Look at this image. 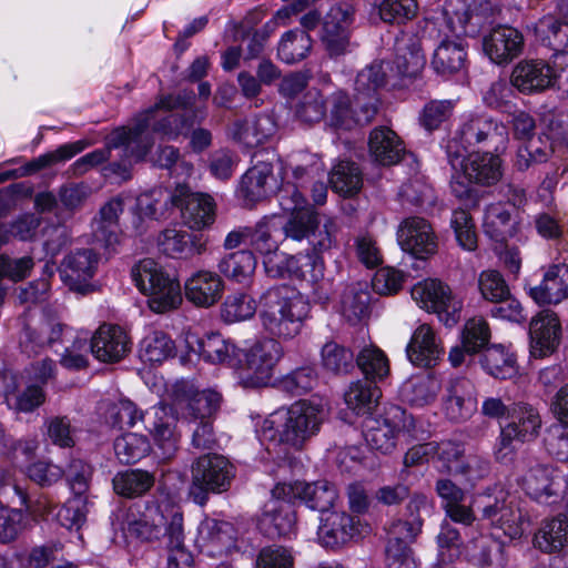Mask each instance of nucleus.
Segmentation results:
<instances>
[{
  "mask_svg": "<svg viewBox=\"0 0 568 568\" xmlns=\"http://www.w3.org/2000/svg\"><path fill=\"white\" fill-rule=\"evenodd\" d=\"M310 310L308 301L300 292L281 285L264 294L258 317L271 338L292 339L301 333Z\"/></svg>",
  "mask_w": 568,
  "mask_h": 568,
  "instance_id": "f257e3e1",
  "label": "nucleus"
},
{
  "mask_svg": "<svg viewBox=\"0 0 568 568\" xmlns=\"http://www.w3.org/2000/svg\"><path fill=\"white\" fill-rule=\"evenodd\" d=\"M326 414L321 404L298 400L286 409H280L264 422L263 432L270 439L277 437L280 443L301 449L307 440L316 436Z\"/></svg>",
  "mask_w": 568,
  "mask_h": 568,
  "instance_id": "f03ea898",
  "label": "nucleus"
},
{
  "mask_svg": "<svg viewBox=\"0 0 568 568\" xmlns=\"http://www.w3.org/2000/svg\"><path fill=\"white\" fill-rule=\"evenodd\" d=\"M123 530L142 541L159 540L160 546L168 550L170 562L189 560V552L184 547L183 517L179 513H174L166 524L164 515L158 508L142 515L130 511Z\"/></svg>",
  "mask_w": 568,
  "mask_h": 568,
  "instance_id": "7ed1b4c3",
  "label": "nucleus"
},
{
  "mask_svg": "<svg viewBox=\"0 0 568 568\" xmlns=\"http://www.w3.org/2000/svg\"><path fill=\"white\" fill-rule=\"evenodd\" d=\"M146 126L148 119L141 118L135 126L115 129L108 136L104 149L94 150L83 159L92 169L112 159V151L118 150L120 161H113L105 170L128 179L132 164L143 160L152 146V140L145 134Z\"/></svg>",
  "mask_w": 568,
  "mask_h": 568,
  "instance_id": "20e7f679",
  "label": "nucleus"
},
{
  "mask_svg": "<svg viewBox=\"0 0 568 568\" xmlns=\"http://www.w3.org/2000/svg\"><path fill=\"white\" fill-rule=\"evenodd\" d=\"M132 278L154 313L176 310L182 303L180 283L152 258L141 260L132 267Z\"/></svg>",
  "mask_w": 568,
  "mask_h": 568,
  "instance_id": "39448f33",
  "label": "nucleus"
},
{
  "mask_svg": "<svg viewBox=\"0 0 568 568\" xmlns=\"http://www.w3.org/2000/svg\"><path fill=\"white\" fill-rule=\"evenodd\" d=\"M194 94L192 91H183L176 95L168 94L159 98L156 103L144 112L138 114L132 126H135L141 118L148 119L145 134L154 140L149 131L152 128L154 133H159L169 140H174L185 131L190 130L194 120L193 116L185 113H172L173 110H191L193 106Z\"/></svg>",
  "mask_w": 568,
  "mask_h": 568,
  "instance_id": "423d86ee",
  "label": "nucleus"
},
{
  "mask_svg": "<svg viewBox=\"0 0 568 568\" xmlns=\"http://www.w3.org/2000/svg\"><path fill=\"white\" fill-rule=\"evenodd\" d=\"M473 506L478 520L503 530L510 539L521 537L529 525L518 500L505 490L478 494L473 498Z\"/></svg>",
  "mask_w": 568,
  "mask_h": 568,
  "instance_id": "0eeeda50",
  "label": "nucleus"
},
{
  "mask_svg": "<svg viewBox=\"0 0 568 568\" xmlns=\"http://www.w3.org/2000/svg\"><path fill=\"white\" fill-rule=\"evenodd\" d=\"M235 477V467L220 454H204L191 466L190 496L197 505H205L210 494H222L230 489Z\"/></svg>",
  "mask_w": 568,
  "mask_h": 568,
  "instance_id": "6e6552de",
  "label": "nucleus"
},
{
  "mask_svg": "<svg viewBox=\"0 0 568 568\" xmlns=\"http://www.w3.org/2000/svg\"><path fill=\"white\" fill-rule=\"evenodd\" d=\"M415 427L412 415L398 406H393L383 416H368L364 420L363 433L367 445L382 454L390 453L400 436L410 434Z\"/></svg>",
  "mask_w": 568,
  "mask_h": 568,
  "instance_id": "1a4fd4ad",
  "label": "nucleus"
},
{
  "mask_svg": "<svg viewBox=\"0 0 568 568\" xmlns=\"http://www.w3.org/2000/svg\"><path fill=\"white\" fill-rule=\"evenodd\" d=\"M497 11L489 2L473 7V0H443L442 16L447 29L457 38L475 37L495 23Z\"/></svg>",
  "mask_w": 568,
  "mask_h": 568,
  "instance_id": "9d476101",
  "label": "nucleus"
},
{
  "mask_svg": "<svg viewBox=\"0 0 568 568\" xmlns=\"http://www.w3.org/2000/svg\"><path fill=\"white\" fill-rule=\"evenodd\" d=\"M303 189H305L304 183H286L280 189L277 194L282 210L290 213L287 221L285 223L282 222L281 229L285 237L294 241L308 239L311 232L317 225V214L306 203L302 193Z\"/></svg>",
  "mask_w": 568,
  "mask_h": 568,
  "instance_id": "9b49d317",
  "label": "nucleus"
},
{
  "mask_svg": "<svg viewBox=\"0 0 568 568\" xmlns=\"http://www.w3.org/2000/svg\"><path fill=\"white\" fill-rule=\"evenodd\" d=\"M282 347L274 338L256 341L243 351L241 381L245 387H261L270 383Z\"/></svg>",
  "mask_w": 568,
  "mask_h": 568,
  "instance_id": "f8f14e48",
  "label": "nucleus"
},
{
  "mask_svg": "<svg viewBox=\"0 0 568 568\" xmlns=\"http://www.w3.org/2000/svg\"><path fill=\"white\" fill-rule=\"evenodd\" d=\"M410 295L420 308L436 313L446 326L450 327L459 321L462 302L456 300L450 288L440 281H422L413 286Z\"/></svg>",
  "mask_w": 568,
  "mask_h": 568,
  "instance_id": "ddd939ff",
  "label": "nucleus"
},
{
  "mask_svg": "<svg viewBox=\"0 0 568 568\" xmlns=\"http://www.w3.org/2000/svg\"><path fill=\"white\" fill-rule=\"evenodd\" d=\"M272 496L287 501L301 499L310 509L325 514L334 507L337 490L334 485L325 480L282 483L273 488Z\"/></svg>",
  "mask_w": 568,
  "mask_h": 568,
  "instance_id": "4468645a",
  "label": "nucleus"
},
{
  "mask_svg": "<svg viewBox=\"0 0 568 568\" xmlns=\"http://www.w3.org/2000/svg\"><path fill=\"white\" fill-rule=\"evenodd\" d=\"M458 131L465 143L470 146L483 145L495 153L504 152L509 141L507 126L485 115L469 116Z\"/></svg>",
  "mask_w": 568,
  "mask_h": 568,
  "instance_id": "2eb2a0df",
  "label": "nucleus"
},
{
  "mask_svg": "<svg viewBox=\"0 0 568 568\" xmlns=\"http://www.w3.org/2000/svg\"><path fill=\"white\" fill-rule=\"evenodd\" d=\"M329 105L327 121L336 130L349 131L367 125L376 115L373 102L363 103L355 97L352 101L348 94L342 90L332 93Z\"/></svg>",
  "mask_w": 568,
  "mask_h": 568,
  "instance_id": "dca6fc26",
  "label": "nucleus"
},
{
  "mask_svg": "<svg viewBox=\"0 0 568 568\" xmlns=\"http://www.w3.org/2000/svg\"><path fill=\"white\" fill-rule=\"evenodd\" d=\"M176 409L174 405L159 404L145 415V428L152 435L164 458H171L175 454L181 439Z\"/></svg>",
  "mask_w": 568,
  "mask_h": 568,
  "instance_id": "f3484780",
  "label": "nucleus"
},
{
  "mask_svg": "<svg viewBox=\"0 0 568 568\" xmlns=\"http://www.w3.org/2000/svg\"><path fill=\"white\" fill-rule=\"evenodd\" d=\"M481 45L484 53L496 64H507L517 58L524 45L523 34L507 24L485 27Z\"/></svg>",
  "mask_w": 568,
  "mask_h": 568,
  "instance_id": "a211bd4d",
  "label": "nucleus"
},
{
  "mask_svg": "<svg viewBox=\"0 0 568 568\" xmlns=\"http://www.w3.org/2000/svg\"><path fill=\"white\" fill-rule=\"evenodd\" d=\"M477 393L475 385L467 378L449 379L444 386L442 410L453 423H464L477 412Z\"/></svg>",
  "mask_w": 568,
  "mask_h": 568,
  "instance_id": "6ab92c4d",
  "label": "nucleus"
},
{
  "mask_svg": "<svg viewBox=\"0 0 568 568\" xmlns=\"http://www.w3.org/2000/svg\"><path fill=\"white\" fill-rule=\"evenodd\" d=\"M99 265V256L91 248H81L68 254L60 267L62 282L73 292L82 295L92 291L90 283Z\"/></svg>",
  "mask_w": 568,
  "mask_h": 568,
  "instance_id": "aec40b11",
  "label": "nucleus"
},
{
  "mask_svg": "<svg viewBox=\"0 0 568 568\" xmlns=\"http://www.w3.org/2000/svg\"><path fill=\"white\" fill-rule=\"evenodd\" d=\"M397 241L402 250L417 258H426L437 251V237L423 217L410 216L398 226Z\"/></svg>",
  "mask_w": 568,
  "mask_h": 568,
  "instance_id": "412c9836",
  "label": "nucleus"
},
{
  "mask_svg": "<svg viewBox=\"0 0 568 568\" xmlns=\"http://www.w3.org/2000/svg\"><path fill=\"white\" fill-rule=\"evenodd\" d=\"M184 192L183 187L176 185L172 192L158 187L140 194L135 203V219L133 221L135 230L140 234L145 232L144 219L152 221L166 219L169 212L175 207Z\"/></svg>",
  "mask_w": 568,
  "mask_h": 568,
  "instance_id": "4be33fe9",
  "label": "nucleus"
},
{
  "mask_svg": "<svg viewBox=\"0 0 568 568\" xmlns=\"http://www.w3.org/2000/svg\"><path fill=\"white\" fill-rule=\"evenodd\" d=\"M530 354L545 358L556 352L561 339V324L556 313L544 310L529 323Z\"/></svg>",
  "mask_w": 568,
  "mask_h": 568,
  "instance_id": "5701e85b",
  "label": "nucleus"
},
{
  "mask_svg": "<svg viewBox=\"0 0 568 568\" xmlns=\"http://www.w3.org/2000/svg\"><path fill=\"white\" fill-rule=\"evenodd\" d=\"M173 405L179 409H189L194 422L210 420L217 410L221 397L214 390H196L187 382H176L172 387Z\"/></svg>",
  "mask_w": 568,
  "mask_h": 568,
  "instance_id": "b1692460",
  "label": "nucleus"
},
{
  "mask_svg": "<svg viewBox=\"0 0 568 568\" xmlns=\"http://www.w3.org/2000/svg\"><path fill=\"white\" fill-rule=\"evenodd\" d=\"M90 351L100 362L116 363L131 351V339L121 326L104 323L92 335Z\"/></svg>",
  "mask_w": 568,
  "mask_h": 568,
  "instance_id": "393cba45",
  "label": "nucleus"
},
{
  "mask_svg": "<svg viewBox=\"0 0 568 568\" xmlns=\"http://www.w3.org/2000/svg\"><path fill=\"white\" fill-rule=\"evenodd\" d=\"M276 132L277 123L270 114L236 119L227 130L232 140L246 148H255L270 142Z\"/></svg>",
  "mask_w": 568,
  "mask_h": 568,
  "instance_id": "a878e982",
  "label": "nucleus"
},
{
  "mask_svg": "<svg viewBox=\"0 0 568 568\" xmlns=\"http://www.w3.org/2000/svg\"><path fill=\"white\" fill-rule=\"evenodd\" d=\"M185 190L175 207L181 211L183 223L191 230H203L215 220V202L209 194L192 192L185 184H178Z\"/></svg>",
  "mask_w": 568,
  "mask_h": 568,
  "instance_id": "bb28decb",
  "label": "nucleus"
},
{
  "mask_svg": "<svg viewBox=\"0 0 568 568\" xmlns=\"http://www.w3.org/2000/svg\"><path fill=\"white\" fill-rule=\"evenodd\" d=\"M519 485L531 499L546 503L565 488V480L554 468L537 464L526 470Z\"/></svg>",
  "mask_w": 568,
  "mask_h": 568,
  "instance_id": "cd10ccee",
  "label": "nucleus"
},
{
  "mask_svg": "<svg viewBox=\"0 0 568 568\" xmlns=\"http://www.w3.org/2000/svg\"><path fill=\"white\" fill-rule=\"evenodd\" d=\"M359 534L361 523L355 516L332 511L321 518L318 538L325 547H338Z\"/></svg>",
  "mask_w": 568,
  "mask_h": 568,
  "instance_id": "c85d7f7f",
  "label": "nucleus"
},
{
  "mask_svg": "<svg viewBox=\"0 0 568 568\" xmlns=\"http://www.w3.org/2000/svg\"><path fill=\"white\" fill-rule=\"evenodd\" d=\"M406 354L412 364L432 367L444 355V347L433 328L428 324H422L414 331Z\"/></svg>",
  "mask_w": 568,
  "mask_h": 568,
  "instance_id": "c756f323",
  "label": "nucleus"
},
{
  "mask_svg": "<svg viewBox=\"0 0 568 568\" xmlns=\"http://www.w3.org/2000/svg\"><path fill=\"white\" fill-rule=\"evenodd\" d=\"M529 296L539 305L559 304L568 298V264H551L540 284L529 288Z\"/></svg>",
  "mask_w": 568,
  "mask_h": 568,
  "instance_id": "7c9ffc66",
  "label": "nucleus"
},
{
  "mask_svg": "<svg viewBox=\"0 0 568 568\" xmlns=\"http://www.w3.org/2000/svg\"><path fill=\"white\" fill-rule=\"evenodd\" d=\"M72 328L63 324L52 313H44L36 327H27L22 342L27 352H37L43 346H53L62 343L68 336H72Z\"/></svg>",
  "mask_w": 568,
  "mask_h": 568,
  "instance_id": "2f4dec72",
  "label": "nucleus"
},
{
  "mask_svg": "<svg viewBox=\"0 0 568 568\" xmlns=\"http://www.w3.org/2000/svg\"><path fill=\"white\" fill-rule=\"evenodd\" d=\"M185 342L192 353L212 364H234L239 357L236 346L216 333L202 338L189 334Z\"/></svg>",
  "mask_w": 568,
  "mask_h": 568,
  "instance_id": "473e14b6",
  "label": "nucleus"
},
{
  "mask_svg": "<svg viewBox=\"0 0 568 568\" xmlns=\"http://www.w3.org/2000/svg\"><path fill=\"white\" fill-rule=\"evenodd\" d=\"M184 290L189 302L200 307H210L222 297L224 284L219 274L199 271L186 280Z\"/></svg>",
  "mask_w": 568,
  "mask_h": 568,
  "instance_id": "72a5a7b5",
  "label": "nucleus"
},
{
  "mask_svg": "<svg viewBox=\"0 0 568 568\" xmlns=\"http://www.w3.org/2000/svg\"><path fill=\"white\" fill-rule=\"evenodd\" d=\"M510 82L520 92L531 93L551 87V68L544 60H525L513 70Z\"/></svg>",
  "mask_w": 568,
  "mask_h": 568,
  "instance_id": "f704fd0d",
  "label": "nucleus"
},
{
  "mask_svg": "<svg viewBox=\"0 0 568 568\" xmlns=\"http://www.w3.org/2000/svg\"><path fill=\"white\" fill-rule=\"evenodd\" d=\"M368 152L374 162L386 166L397 164L405 153V148L393 130L379 126L369 133Z\"/></svg>",
  "mask_w": 568,
  "mask_h": 568,
  "instance_id": "c9c22d12",
  "label": "nucleus"
},
{
  "mask_svg": "<svg viewBox=\"0 0 568 568\" xmlns=\"http://www.w3.org/2000/svg\"><path fill=\"white\" fill-rule=\"evenodd\" d=\"M273 498L265 506L260 519V529L270 538L287 536L295 527V514L290 505L291 501Z\"/></svg>",
  "mask_w": 568,
  "mask_h": 568,
  "instance_id": "e433bc0d",
  "label": "nucleus"
},
{
  "mask_svg": "<svg viewBox=\"0 0 568 568\" xmlns=\"http://www.w3.org/2000/svg\"><path fill=\"white\" fill-rule=\"evenodd\" d=\"M464 178L468 182L480 185H493L501 175V161L497 154L488 150L485 153H470L466 163H463Z\"/></svg>",
  "mask_w": 568,
  "mask_h": 568,
  "instance_id": "4c0bfd02",
  "label": "nucleus"
},
{
  "mask_svg": "<svg viewBox=\"0 0 568 568\" xmlns=\"http://www.w3.org/2000/svg\"><path fill=\"white\" fill-rule=\"evenodd\" d=\"M276 189L273 165L267 161H258L248 169L241 180L240 193L250 202L266 197Z\"/></svg>",
  "mask_w": 568,
  "mask_h": 568,
  "instance_id": "58836bf2",
  "label": "nucleus"
},
{
  "mask_svg": "<svg viewBox=\"0 0 568 568\" xmlns=\"http://www.w3.org/2000/svg\"><path fill=\"white\" fill-rule=\"evenodd\" d=\"M156 245L162 254L173 258L201 254L204 250L203 244H197L191 234L176 227H166L161 231L156 237Z\"/></svg>",
  "mask_w": 568,
  "mask_h": 568,
  "instance_id": "ea45409f",
  "label": "nucleus"
},
{
  "mask_svg": "<svg viewBox=\"0 0 568 568\" xmlns=\"http://www.w3.org/2000/svg\"><path fill=\"white\" fill-rule=\"evenodd\" d=\"M536 40L556 51L565 52L568 47V20H561L554 13L541 17L534 27Z\"/></svg>",
  "mask_w": 568,
  "mask_h": 568,
  "instance_id": "a19ab883",
  "label": "nucleus"
},
{
  "mask_svg": "<svg viewBox=\"0 0 568 568\" xmlns=\"http://www.w3.org/2000/svg\"><path fill=\"white\" fill-rule=\"evenodd\" d=\"M466 57L463 41L445 39L434 51L432 68L440 75H450L465 67Z\"/></svg>",
  "mask_w": 568,
  "mask_h": 568,
  "instance_id": "79ce46f5",
  "label": "nucleus"
},
{
  "mask_svg": "<svg viewBox=\"0 0 568 568\" xmlns=\"http://www.w3.org/2000/svg\"><path fill=\"white\" fill-rule=\"evenodd\" d=\"M386 83V73L382 62H373L362 69L355 79V98L363 103L373 102L375 114L377 113L378 97L377 92Z\"/></svg>",
  "mask_w": 568,
  "mask_h": 568,
  "instance_id": "37998d69",
  "label": "nucleus"
},
{
  "mask_svg": "<svg viewBox=\"0 0 568 568\" xmlns=\"http://www.w3.org/2000/svg\"><path fill=\"white\" fill-rule=\"evenodd\" d=\"M442 388L440 381L430 374H420L407 379L400 395L404 400L415 406H425L435 400Z\"/></svg>",
  "mask_w": 568,
  "mask_h": 568,
  "instance_id": "c03bdc74",
  "label": "nucleus"
},
{
  "mask_svg": "<svg viewBox=\"0 0 568 568\" xmlns=\"http://www.w3.org/2000/svg\"><path fill=\"white\" fill-rule=\"evenodd\" d=\"M510 422L506 425L513 428L519 442L534 439L541 427V418L538 410L529 404L516 403L510 407Z\"/></svg>",
  "mask_w": 568,
  "mask_h": 568,
  "instance_id": "a18cd8bd",
  "label": "nucleus"
},
{
  "mask_svg": "<svg viewBox=\"0 0 568 568\" xmlns=\"http://www.w3.org/2000/svg\"><path fill=\"white\" fill-rule=\"evenodd\" d=\"M282 221L277 215L261 219L254 227H250L248 243L262 256L276 253L278 240L276 233L281 230Z\"/></svg>",
  "mask_w": 568,
  "mask_h": 568,
  "instance_id": "49530a36",
  "label": "nucleus"
},
{
  "mask_svg": "<svg viewBox=\"0 0 568 568\" xmlns=\"http://www.w3.org/2000/svg\"><path fill=\"white\" fill-rule=\"evenodd\" d=\"M535 546L541 551L551 554L561 550L568 545V519L558 516L545 520L535 535Z\"/></svg>",
  "mask_w": 568,
  "mask_h": 568,
  "instance_id": "de8ad7c7",
  "label": "nucleus"
},
{
  "mask_svg": "<svg viewBox=\"0 0 568 568\" xmlns=\"http://www.w3.org/2000/svg\"><path fill=\"white\" fill-rule=\"evenodd\" d=\"M552 135H534L518 148L515 166L525 171L534 164L546 162L554 152Z\"/></svg>",
  "mask_w": 568,
  "mask_h": 568,
  "instance_id": "09e8293b",
  "label": "nucleus"
},
{
  "mask_svg": "<svg viewBox=\"0 0 568 568\" xmlns=\"http://www.w3.org/2000/svg\"><path fill=\"white\" fill-rule=\"evenodd\" d=\"M154 483V475L143 469L120 471L112 480L114 491L128 498H135L146 494Z\"/></svg>",
  "mask_w": 568,
  "mask_h": 568,
  "instance_id": "8fccbe9b",
  "label": "nucleus"
},
{
  "mask_svg": "<svg viewBox=\"0 0 568 568\" xmlns=\"http://www.w3.org/2000/svg\"><path fill=\"white\" fill-rule=\"evenodd\" d=\"M379 397V388L371 381L354 382L344 394L345 404L357 415L369 414Z\"/></svg>",
  "mask_w": 568,
  "mask_h": 568,
  "instance_id": "3c124183",
  "label": "nucleus"
},
{
  "mask_svg": "<svg viewBox=\"0 0 568 568\" xmlns=\"http://www.w3.org/2000/svg\"><path fill=\"white\" fill-rule=\"evenodd\" d=\"M175 344L164 332L154 331L142 338L139 345V357L144 363L158 364L172 357Z\"/></svg>",
  "mask_w": 568,
  "mask_h": 568,
  "instance_id": "603ef678",
  "label": "nucleus"
},
{
  "mask_svg": "<svg viewBox=\"0 0 568 568\" xmlns=\"http://www.w3.org/2000/svg\"><path fill=\"white\" fill-rule=\"evenodd\" d=\"M483 229L496 242H503L513 235L511 214L505 204L498 202L485 207Z\"/></svg>",
  "mask_w": 568,
  "mask_h": 568,
  "instance_id": "864d4df0",
  "label": "nucleus"
},
{
  "mask_svg": "<svg viewBox=\"0 0 568 568\" xmlns=\"http://www.w3.org/2000/svg\"><path fill=\"white\" fill-rule=\"evenodd\" d=\"M480 364L489 375L500 379L510 378L517 373L515 356L503 345L487 347Z\"/></svg>",
  "mask_w": 568,
  "mask_h": 568,
  "instance_id": "5fc2aeb1",
  "label": "nucleus"
},
{
  "mask_svg": "<svg viewBox=\"0 0 568 568\" xmlns=\"http://www.w3.org/2000/svg\"><path fill=\"white\" fill-rule=\"evenodd\" d=\"M312 48V39L306 31L290 30L285 32L277 48L278 58L288 64L305 59Z\"/></svg>",
  "mask_w": 568,
  "mask_h": 568,
  "instance_id": "6e6d98bb",
  "label": "nucleus"
},
{
  "mask_svg": "<svg viewBox=\"0 0 568 568\" xmlns=\"http://www.w3.org/2000/svg\"><path fill=\"white\" fill-rule=\"evenodd\" d=\"M471 558L480 568H505L507 565L505 545L489 536L475 541Z\"/></svg>",
  "mask_w": 568,
  "mask_h": 568,
  "instance_id": "4d7b16f0",
  "label": "nucleus"
},
{
  "mask_svg": "<svg viewBox=\"0 0 568 568\" xmlns=\"http://www.w3.org/2000/svg\"><path fill=\"white\" fill-rule=\"evenodd\" d=\"M255 267V256L246 250L226 255L219 264L220 272L237 283H246L252 277Z\"/></svg>",
  "mask_w": 568,
  "mask_h": 568,
  "instance_id": "13d9d810",
  "label": "nucleus"
},
{
  "mask_svg": "<svg viewBox=\"0 0 568 568\" xmlns=\"http://www.w3.org/2000/svg\"><path fill=\"white\" fill-rule=\"evenodd\" d=\"M332 189L344 196L356 194L363 183L358 165L351 161H341L331 173Z\"/></svg>",
  "mask_w": 568,
  "mask_h": 568,
  "instance_id": "bf43d9fd",
  "label": "nucleus"
},
{
  "mask_svg": "<svg viewBox=\"0 0 568 568\" xmlns=\"http://www.w3.org/2000/svg\"><path fill=\"white\" fill-rule=\"evenodd\" d=\"M321 364L334 375L347 374L354 367V354L344 345L329 341L321 349Z\"/></svg>",
  "mask_w": 568,
  "mask_h": 568,
  "instance_id": "052dcab7",
  "label": "nucleus"
},
{
  "mask_svg": "<svg viewBox=\"0 0 568 568\" xmlns=\"http://www.w3.org/2000/svg\"><path fill=\"white\" fill-rule=\"evenodd\" d=\"M339 231V224L334 217H325L322 223L317 221V225L307 239L316 258L338 247Z\"/></svg>",
  "mask_w": 568,
  "mask_h": 568,
  "instance_id": "680f3d73",
  "label": "nucleus"
},
{
  "mask_svg": "<svg viewBox=\"0 0 568 568\" xmlns=\"http://www.w3.org/2000/svg\"><path fill=\"white\" fill-rule=\"evenodd\" d=\"M369 293L361 284L347 286L341 298V312L344 318L356 324L368 313Z\"/></svg>",
  "mask_w": 568,
  "mask_h": 568,
  "instance_id": "e2e57ef3",
  "label": "nucleus"
},
{
  "mask_svg": "<svg viewBox=\"0 0 568 568\" xmlns=\"http://www.w3.org/2000/svg\"><path fill=\"white\" fill-rule=\"evenodd\" d=\"M294 114L305 124L321 122L327 114L325 97L316 88L308 89L295 104Z\"/></svg>",
  "mask_w": 568,
  "mask_h": 568,
  "instance_id": "0e129e2a",
  "label": "nucleus"
},
{
  "mask_svg": "<svg viewBox=\"0 0 568 568\" xmlns=\"http://www.w3.org/2000/svg\"><path fill=\"white\" fill-rule=\"evenodd\" d=\"M85 146L87 143L84 141L63 144L57 150L42 154L27 163L23 166L24 174H33L42 169L52 166L60 162H65L82 152Z\"/></svg>",
  "mask_w": 568,
  "mask_h": 568,
  "instance_id": "69168bd1",
  "label": "nucleus"
},
{
  "mask_svg": "<svg viewBox=\"0 0 568 568\" xmlns=\"http://www.w3.org/2000/svg\"><path fill=\"white\" fill-rule=\"evenodd\" d=\"M150 450L149 440L135 433H128L114 442V453L122 464H133L144 457Z\"/></svg>",
  "mask_w": 568,
  "mask_h": 568,
  "instance_id": "338daca9",
  "label": "nucleus"
},
{
  "mask_svg": "<svg viewBox=\"0 0 568 568\" xmlns=\"http://www.w3.org/2000/svg\"><path fill=\"white\" fill-rule=\"evenodd\" d=\"M256 312L255 300L245 293L229 295L221 308V316L226 323H235L251 318Z\"/></svg>",
  "mask_w": 568,
  "mask_h": 568,
  "instance_id": "774afa93",
  "label": "nucleus"
}]
</instances>
